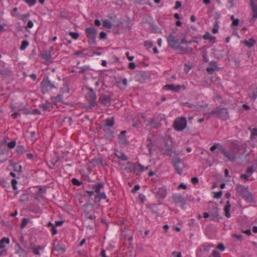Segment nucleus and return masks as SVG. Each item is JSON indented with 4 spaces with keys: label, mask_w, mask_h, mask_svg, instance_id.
<instances>
[{
    "label": "nucleus",
    "mask_w": 257,
    "mask_h": 257,
    "mask_svg": "<svg viewBox=\"0 0 257 257\" xmlns=\"http://www.w3.org/2000/svg\"><path fill=\"white\" fill-rule=\"evenodd\" d=\"M209 257H221V255L218 251L213 250Z\"/></svg>",
    "instance_id": "obj_58"
},
{
    "label": "nucleus",
    "mask_w": 257,
    "mask_h": 257,
    "mask_svg": "<svg viewBox=\"0 0 257 257\" xmlns=\"http://www.w3.org/2000/svg\"><path fill=\"white\" fill-rule=\"evenodd\" d=\"M217 148H218L220 150V152H221V148H223L222 145L220 144H215L210 147V150L211 152H213L215 151V150Z\"/></svg>",
    "instance_id": "obj_45"
},
{
    "label": "nucleus",
    "mask_w": 257,
    "mask_h": 257,
    "mask_svg": "<svg viewBox=\"0 0 257 257\" xmlns=\"http://www.w3.org/2000/svg\"><path fill=\"white\" fill-rule=\"evenodd\" d=\"M232 237L235 238L237 240L241 241L243 240V235L241 234H233Z\"/></svg>",
    "instance_id": "obj_55"
},
{
    "label": "nucleus",
    "mask_w": 257,
    "mask_h": 257,
    "mask_svg": "<svg viewBox=\"0 0 257 257\" xmlns=\"http://www.w3.org/2000/svg\"><path fill=\"white\" fill-rule=\"evenodd\" d=\"M135 4L138 5H148L150 7H152V4L150 0H135Z\"/></svg>",
    "instance_id": "obj_34"
},
{
    "label": "nucleus",
    "mask_w": 257,
    "mask_h": 257,
    "mask_svg": "<svg viewBox=\"0 0 257 257\" xmlns=\"http://www.w3.org/2000/svg\"><path fill=\"white\" fill-rule=\"evenodd\" d=\"M221 153L225 156L227 159H224V161L235 162L236 157L233 153H231L229 151L227 150L225 148H221Z\"/></svg>",
    "instance_id": "obj_9"
},
{
    "label": "nucleus",
    "mask_w": 257,
    "mask_h": 257,
    "mask_svg": "<svg viewBox=\"0 0 257 257\" xmlns=\"http://www.w3.org/2000/svg\"><path fill=\"white\" fill-rule=\"evenodd\" d=\"M187 121L185 117L177 118L174 121L173 127L177 131H183L187 126Z\"/></svg>",
    "instance_id": "obj_7"
},
{
    "label": "nucleus",
    "mask_w": 257,
    "mask_h": 257,
    "mask_svg": "<svg viewBox=\"0 0 257 257\" xmlns=\"http://www.w3.org/2000/svg\"><path fill=\"white\" fill-rule=\"evenodd\" d=\"M248 130L250 132V139L251 140H254L255 137H257V128H251L249 127Z\"/></svg>",
    "instance_id": "obj_37"
},
{
    "label": "nucleus",
    "mask_w": 257,
    "mask_h": 257,
    "mask_svg": "<svg viewBox=\"0 0 257 257\" xmlns=\"http://www.w3.org/2000/svg\"><path fill=\"white\" fill-rule=\"evenodd\" d=\"M255 0H250V6L252 12H257V4L254 2Z\"/></svg>",
    "instance_id": "obj_46"
},
{
    "label": "nucleus",
    "mask_w": 257,
    "mask_h": 257,
    "mask_svg": "<svg viewBox=\"0 0 257 257\" xmlns=\"http://www.w3.org/2000/svg\"><path fill=\"white\" fill-rule=\"evenodd\" d=\"M136 119L138 120V123L143 125L146 121V119L143 113H139L136 117Z\"/></svg>",
    "instance_id": "obj_32"
},
{
    "label": "nucleus",
    "mask_w": 257,
    "mask_h": 257,
    "mask_svg": "<svg viewBox=\"0 0 257 257\" xmlns=\"http://www.w3.org/2000/svg\"><path fill=\"white\" fill-rule=\"evenodd\" d=\"M138 167H137V172L139 173H141L144 171V166L141 165V164H139L138 165Z\"/></svg>",
    "instance_id": "obj_64"
},
{
    "label": "nucleus",
    "mask_w": 257,
    "mask_h": 257,
    "mask_svg": "<svg viewBox=\"0 0 257 257\" xmlns=\"http://www.w3.org/2000/svg\"><path fill=\"white\" fill-rule=\"evenodd\" d=\"M173 202L176 204L182 203V208L186 204V199L181 194H174L172 196Z\"/></svg>",
    "instance_id": "obj_14"
},
{
    "label": "nucleus",
    "mask_w": 257,
    "mask_h": 257,
    "mask_svg": "<svg viewBox=\"0 0 257 257\" xmlns=\"http://www.w3.org/2000/svg\"><path fill=\"white\" fill-rule=\"evenodd\" d=\"M93 207L89 201H87L82 206V209L84 212L88 215L90 211L92 210Z\"/></svg>",
    "instance_id": "obj_22"
},
{
    "label": "nucleus",
    "mask_w": 257,
    "mask_h": 257,
    "mask_svg": "<svg viewBox=\"0 0 257 257\" xmlns=\"http://www.w3.org/2000/svg\"><path fill=\"white\" fill-rule=\"evenodd\" d=\"M114 124L113 117L108 118L105 120V123L101 126V127L110 128Z\"/></svg>",
    "instance_id": "obj_26"
},
{
    "label": "nucleus",
    "mask_w": 257,
    "mask_h": 257,
    "mask_svg": "<svg viewBox=\"0 0 257 257\" xmlns=\"http://www.w3.org/2000/svg\"><path fill=\"white\" fill-rule=\"evenodd\" d=\"M16 145V141H12L8 144V147L10 149H13L15 147Z\"/></svg>",
    "instance_id": "obj_63"
},
{
    "label": "nucleus",
    "mask_w": 257,
    "mask_h": 257,
    "mask_svg": "<svg viewBox=\"0 0 257 257\" xmlns=\"http://www.w3.org/2000/svg\"><path fill=\"white\" fill-rule=\"evenodd\" d=\"M207 209L210 213V220L219 222V219L222 218V217H219V209L217 204L213 202H209Z\"/></svg>",
    "instance_id": "obj_4"
},
{
    "label": "nucleus",
    "mask_w": 257,
    "mask_h": 257,
    "mask_svg": "<svg viewBox=\"0 0 257 257\" xmlns=\"http://www.w3.org/2000/svg\"><path fill=\"white\" fill-rule=\"evenodd\" d=\"M248 96L251 100L255 101L257 98V87L251 89L250 92L248 93Z\"/></svg>",
    "instance_id": "obj_28"
},
{
    "label": "nucleus",
    "mask_w": 257,
    "mask_h": 257,
    "mask_svg": "<svg viewBox=\"0 0 257 257\" xmlns=\"http://www.w3.org/2000/svg\"><path fill=\"white\" fill-rule=\"evenodd\" d=\"M113 24L108 20L105 19L103 21V27L107 29H111Z\"/></svg>",
    "instance_id": "obj_39"
},
{
    "label": "nucleus",
    "mask_w": 257,
    "mask_h": 257,
    "mask_svg": "<svg viewBox=\"0 0 257 257\" xmlns=\"http://www.w3.org/2000/svg\"><path fill=\"white\" fill-rule=\"evenodd\" d=\"M85 34L88 39V43L90 45H95L96 44V38L97 37V31L93 27H88L85 29Z\"/></svg>",
    "instance_id": "obj_5"
},
{
    "label": "nucleus",
    "mask_w": 257,
    "mask_h": 257,
    "mask_svg": "<svg viewBox=\"0 0 257 257\" xmlns=\"http://www.w3.org/2000/svg\"><path fill=\"white\" fill-rule=\"evenodd\" d=\"M182 88L185 89V86L184 85L167 84L163 87V89L165 90H170L175 92H178L180 91Z\"/></svg>",
    "instance_id": "obj_11"
},
{
    "label": "nucleus",
    "mask_w": 257,
    "mask_h": 257,
    "mask_svg": "<svg viewBox=\"0 0 257 257\" xmlns=\"http://www.w3.org/2000/svg\"><path fill=\"white\" fill-rule=\"evenodd\" d=\"M10 239L8 237H3L0 240V249H4L6 247V244L10 243Z\"/></svg>",
    "instance_id": "obj_31"
},
{
    "label": "nucleus",
    "mask_w": 257,
    "mask_h": 257,
    "mask_svg": "<svg viewBox=\"0 0 257 257\" xmlns=\"http://www.w3.org/2000/svg\"><path fill=\"white\" fill-rule=\"evenodd\" d=\"M11 15L14 17H18L19 16V13L18 12V8H14L11 12Z\"/></svg>",
    "instance_id": "obj_50"
},
{
    "label": "nucleus",
    "mask_w": 257,
    "mask_h": 257,
    "mask_svg": "<svg viewBox=\"0 0 257 257\" xmlns=\"http://www.w3.org/2000/svg\"><path fill=\"white\" fill-rule=\"evenodd\" d=\"M12 73L13 71L10 68H4L0 69V75L2 76H10Z\"/></svg>",
    "instance_id": "obj_29"
},
{
    "label": "nucleus",
    "mask_w": 257,
    "mask_h": 257,
    "mask_svg": "<svg viewBox=\"0 0 257 257\" xmlns=\"http://www.w3.org/2000/svg\"><path fill=\"white\" fill-rule=\"evenodd\" d=\"M230 207H231V205L230 204V202L229 200H227L226 201V204L224 207V211L225 212H229Z\"/></svg>",
    "instance_id": "obj_62"
},
{
    "label": "nucleus",
    "mask_w": 257,
    "mask_h": 257,
    "mask_svg": "<svg viewBox=\"0 0 257 257\" xmlns=\"http://www.w3.org/2000/svg\"><path fill=\"white\" fill-rule=\"evenodd\" d=\"M192 41H187L185 37H184L182 39H181L180 43L183 44H191L192 43Z\"/></svg>",
    "instance_id": "obj_57"
},
{
    "label": "nucleus",
    "mask_w": 257,
    "mask_h": 257,
    "mask_svg": "<svg viewBox=\"0 0 257 257\" xmlns=\"http://www.w3.org/2000/svg\"><path fill=\"white\" fill-rule=\"evenodd\" d=\"M0 184L4 187H9V183L4 179H0Z\"/></svg>",
    "instance_id": "obj_52"
},
{
    "label": "nucleus",
    "mask_w": 257,
    "mask_h": 257,
    "mask_svg": "<svg viewBox=\"0 0 257 257\" xmlns=\"http://www.w3.org/2000/svg\"><path fill=\"white\" fill-rule=\"evenodd\" d=\"M10 165L14 167V171L17 172H21L22 171V167L21 165H19L18 167V163L12 162Z\"/></svg>",
    "instance_id": "obj_36"
},
{
    "label": "nucleus",
    "mask_w": 257,
    "mask_h": 257,
    "mask_svg": "<svg viewBox=\"0 0 257 257\" xmlns=\"http://www.w3.org/2000/svg\"><path fill=\"white\" fill-rule=\"evenodd\" d=\"M42 58L46 60H49L51 58V55L50 53L46 52L41 55Z\"/></svg>",
    "instance_id": "obj_49"
},
{
    "label": "nucleus",
    "mask_w": 257,
    "mask_h": 257,
    "mask_svg": "<svg viewBox=\"0 0 257 257\" xmlns=\"http://www.w3.org/2000/svg\"><path fill=\"white\" fill-rule=\"evenodd\" d=\"M104 134L102 138L107 140L108 141H111L113 138L114 131L110 128L101 127Z\"/></svg>",
    "instance_id": "obj_13"
},
{
    "label": "nucleus",
    "mask_w": 257,
    "mask_h": 257,
    "mask_svg": "<svg viewBox=\"0 0 257 257\" xmlns=\"http://www.w3.org/2000/svg\"><path fill=\"white\" fill-rule=\"evenodd\" d=\"M167 195V191L165 187H160L156 191V196L159 199L158 202L160 204L162 203V200L166 197Z\"/></svg>",
    "instance_id": "obj_8"
},
{
    "label": "nucleus",
    "mask_w": 257,
    "mask_h": 257,
    "mask_svg": "<svg viewBox=\"0 0 257 257\" xmlns=\"http://www.w3.org/2000/svg\"><path fill=\"white\" fill-rule=\"evenodd\" d=\"M104 186V183L103 182H99L95 184L91 185V188L94 191V192H96L97 194L100 192V190L103 188Z\"/></svg>",
    "instance_id": "obj_20"
},
{
    "label": "nucleus",
    "mask_w": 257,
    "mask_h": 257,
    "mask_svg": "<svg viewBox=\"0 0 257 257\" xmlns=\"http://www.w3.org/2000/svg\"><path fill=\"white\" fill-rule=\"evenodd\" d=\"M115 156L117 159L122 160V161H127L128 160L127 157L125 155V154L123 152H121L119 155L115 154Z\"/></svg>",
    "instance_id": "obj_40"
},
{
    "label": "nucleus",
    "mask_w": 257,
    "mask_h": 257,
    "mask_svg": "<svg viewBox=\"0 0 257 257\" xmlns=\"http://www.w3.org/2000/svg\"><path fill=\"white\" fill-rule=\"evenodd\" d=\"M235 190L239 195H242L246 191L248 190V188L245 187L242 185L238 184L235 186Z\"/></svg>",
    "instance_id": "obj_24"
},
{
    "label": "nucleus",
    "mask_w": 257,
    "mask_h": 257,
    "mask_svg": "<svg viewBox=\"0 0 257 257\" xmlns=\"http://www.w3.org/2000/svg\"><path fill=\"white\" fill-rule=\"evenodd\" d=\"M117 83L119 84L120 89H124L127 86V81L126 78H123L122 80V85L119 82H117Z\"/></svg>",
    "instance_id": "obj_44"
},
{
    "label": "nucleus",
    "mask_w": 257,
    "mask_h": 257,
    "mask_svg": "<svg viewBox=\"0 0 257 257\" xmlns=\"http://www.w3.org/2000/svg\"><path fill=\"white\" fill-rule=\"evenodd\" d=\"M55 251H56L57 252L56 255H58L59 254H63L66 251V248L63 247H62L61 245L59 243H58L56 245H54V247H53V248L52 249V252L53 253H55Z\"/></svg>",
    "instance_id": "obj_18"
},
{
    "label": "nucleus",
    "mask_w": 257,
    "mask_h": 257,
    "mask_svg": "<svg viewBox=\"0 0 257 257\" xmlns=\"http://www.w3.org/2000/svg\"><path fill=\"white\" fill-rule=\"evenodd\" d=\"M29 42L27 40H24L22 42L21 46H20V50L21 51H24L26 49V48L29 46Z\"/></svg>",
    "instance_id": "obj_43"
},
{
    "label": "nucleus",
    "mask_w": 257,
    "mask_h": 257,
    "mask_svg": "<svg viewBox=\"0 0 257 257\" xmlns=\"http://www.w3.org/2000/svg\"><path fill=\"white\" fill-rule=\"evenodd\" d=\"M30 7L34 6L37 2V0H25L24 1Z\"/></svg>",
    "instance_id": "obj_60"
},
{
    "label": "nucleus",
    "mask_w": 257,
    "mask_h": 257,
    "mask_svg": "<svg viewBox=\"0 0 257 257\" xmlns=\"http://www.w3.org/2000/svg\"><path fill=\"white\" fill-rule=\"evenodd\" d=\"M98 101L103 105H109L111 97L106 94H101L99 97Z\"/></svg>",
    "instance_id": "obj_15"
},
{
    "label": "nucleus",
    "mask_w": 257,
    "mask_h": 257,
    "mask_svg": "<svg viewBox=\"0 0 257 257\" xmlns=\"http://www.w3.org/2000/svg\"><path fill=\"white\" fill-rule=\"evenodd\" d=\"M126 131L124 130L120 132V134L118 135V139L119 142L120 144L124 145L127 143V139L125 136Z\"/></svg>",
    "instance_id": "obj_21"
},
{
    "label": "nucleus",
    "mask_w": 257,
    "mask_h": 257,
    "mask_svg": "<svg viewBox=\"0 0 257 257\" xmlns=\"http://www.w3.org/2000/svg\"><path fill=\"white\" fill-rule=\"evenodd\" d=\"M18 183V181L16 179H13L11 181V184L12 187L14 190H16L18 189V187L17 186V184Z\"/></svg>",
    "instance_id": "obj_56"
},
{
    "label": "nucleus",
    "mask_w": 257,
    "mask_h": 257,
    "mask_svg": "<svg viewBox=\"0 0 257 257\" xmlns=\"http://www.w3.org/2000/svg\"><path fill=\"white\" fill-rule=\"evenodd\" d=\"M43 249L44 248L42 246H41V245H38L37 246V247L34 248L32 251L35 254L40 255V252L39 251V250H43Z\"/></svg>",
    "instance_id": "obj_48"
},
{
    "label": "nucleus",
    "mask_w": 257,
    "mask_h": 257,
    "mask_svg": "<svg viewBox=\"0 0 257 257\" xmlns=\"http://www.w3.org/2000/svg\"><path fill=\"white\" fill-rule=\"evenodd\" d=\"M256 41L252 38L249 39L248 40H245L244 41V45L249 48H251L252 47H253Z\"/></svg>",
    "instance_id": "obj_33"
},
{
    "label": "nucleus",
    "mask_w": 257,
    "mask_h": 257,
    "mask_svg": "<svg viewBox=\"0 0 257 257\" xmlns=\"http://www.w3.org/2000/svg\"><path fill=\"white\" fill-rule=\"evenodd\" d=\"M172 162L176 173L179 175H182L183 168L180 166V165L181 163V159L180 158L177 157L173 158L172 159Z\"/></svg>",
    "instance_id": "obj_10"
},
{
    "label": "nucleus",
    "mask_w": 257,
    "mask_h": 257,
    "mask_svg": "<svg viewBox=\"0 0 257 257\" xmlns=\"http://www.w3.org/2000/svg\"><path fill=\"white\" fill-rule=\"evenodd\" d=\"M215 115L221 120L225 121L229 119L228 109L225 107H217L214 110L209 112L210 117Z\"/></svg>",
    "instance_id": "obj_3"
},
{
    "label": "nucleus",
    "mask_w": 257,
    "mask_h": 257,
    "mask_svg": "<svg viewBox=\"0 0 257 257\" xmlns=\"http://www.w3.org/2000/svg\"><path fill=\"white\" fill-rule=\"evenodd\" d=\"M15 253L19 257H28L27 253L19 244H17L15 248Z\"/></svg>",
    "instance_id": "obj_19"
},
{
    "label": "nucleus",
    "mask_w": 257,
    "mask_h": 257,
    "mask_svg": "<svg viewBox=\"0 0 257 257\" xmlns=\"http://www.w3.org/2000/svg\"><path fill=\"white\" fill-rule=\"evenodd\" d=\"M242 198L246 202L249 203L254 202L253 195L248 190L246 191L242 195Z\"/></svg>",
    "instance_id": "obj_17"
},
{
    "label": "nucleus",
    "mask_w": 257,
    "mask_h": 257,
    "mask_svg": "<svg viewBox=\"0 0 257 257\" xmlns=\"http://www.w3.org/2000/svg\"><path fill=\"white\" fill-rule=\"evenodd\" d=\"M240 150V147L238 145L232 143L230 144L229 151L231 153H233V155L236 156V154Z\"/></svg>",
    "instance_id": "obj_23"
},
{
    "label": "nucleus",
    "mask_w": 257,
    "mask_h": 257,
    "mask_svg": "<svg viewBox=\"0 0 257 257\" xmlns=\"http://www.w3.org/2000/svg\"><path fill=\"white\" fill-rule=\"evenodd\" d=\"M25 150V148L23 146L20 145L17 146L16 148V152L19 154H22Z\"/></svg>",
    "instance_id": "obj_53"
},
{
    "label": "nucleus",
    "mask_w": 257,
    "mask_h": 257,
    "mask_svg": "<svg viewBox=\"0 0 257 257\" xmlns=\"http://www.w3.org/2000/svg\"><path fill=\"white\" fill-rule=\"evenodd\" d=\"M88 90L89 91L85 95V98L89 103L86 107L87 109H91L94 106H98L97 104L95 102L96 99L95 92L92 88H88Z\"/></svg>",
    "instance_id": "obj_6"
},
{
    "label": "nucleus",
    "mask_w": 257,
    "mask_h": 257,
    "mask_svg": "<svg viewBox=\"0 0 257 257\" xmlns=\"http://www.w3.org/2000/svg\"><path fill=\"white\" fill-rule=\"evenodd\" d=\"M148 78V76L147 72L145 71L138 72L135 77V80L140 83H144Z\"/></svg>",
    "instance_id": "obj_12"
},
{
    "label": "nucleus",
    "mask_w": 257,
    "mask_h": 257,
    "mask_svg": "<svg viewBox=\"0 0 257 257\" xmlns=\"http://www.w3.org/2000/svg\"><path fill=\"white\" fill-rule=\"evenodd\" d=\"M10 107L12 108V111H22L23 109H24V106L21 105L19 106H15L14 105L11 104Z\"/></svg>",
    "instance_id": "obj_47"
},
{
    "label": "nucleus",
    "mask_w": 257,
    "mask_h": 257,
    "mask_svg": "<svg viewBox=\"0 0 257 257\" xmlns=\"http://www.w3.org/2000/svg\"><path fill=\"white\" fill-rule=\"evenodd\" d=\"M60 16L61 17L66 19H69V18L70 17L69 13L67 11H65V10H61L60 11Z\"/></svg>",
    "instance_id": "obj_42"
},
{
    "label": "nucleus",
    "mask_w": 257,
    "mask_h": 257,
    "mask_svg": "<svg viewBox=\"0 0 257 257\" xmlns=\"http://www.w3.org/2000/svg\"><path fill=\"white\" fill-rule=\"evenodd\" d=\"M28 223V219L27 218H23L21 223V228L22 229L25 228Z\"/></svg>",
    "instance_id": "obj_51"
},
{
    "label": "nucleus",
    "mask_w": 257,
    "mask_h": 257,
    "mask_svg": "<svg viewBox=\"0 0 257 257\" xmlns=\"http://www.w3.org/2000/svg\"><path fill=\"white\" fill-rule=\"evenodd\" d=\"M166 39L169 48L175 50H179L183 54H188L193 51L192 48L190 47H184L179 45V39L171 33L166 37Z\"/></svg>",
    "instance_id": "obj_1"
},
{
    "label": "nucleus",
    "mask_w": 257,
    "mask_h": 257,
    "mask_svg": "<svg viewBox=\"0 0 257 257\" xmlns=\"http://www.w3.org/2000/svg\"><path fill=\"white\" fill-rule=\"evenodd\" d=\"M128 166L125 167L124 170L128 172H132L134 174L137 173V167L135 164L131 162L127 163Z\"/></svg>",
    "instance_id": "obj_25"
},
{
    "label": "nucleus",
    "mask_w": 257,
    "mask_h": 257,
    "mask_svg": "<svg viewBox=\"0 0 257 257\" xmlns=\"http://www.w3.org/2000/svg\"><path fill=\"white\" fill-rule=\"evenodd\" d=\"M58 88V84H55V82H52L48 76L45 75L40 84V88L41 92L44 94L48 92L49 90Z\"/></svg>",
    "instance_id": "obj_2"
},
{
    "label": "nucleus",
    "mask_w": 257,
    "mask_h": 257,
    "mask_svg": "<svg viewBox=\"0 0 257 257\" xmlns=\"http://www.w3.org/2000/svg\"><path fill=\"white\" fill-rule=\"evenodd\" d=\"M51 100L56 104V102L59 101L63 102V95L62 94H58L56 97H52Z\"/></svg>",
    "instance_id": "obj_38"
},
{
    "label": "nucleus",
    "mask_w": 257,
    "mask_h": 257,
    "mask_svg": "<svg viewBox=\"0 0 257 257\" xmlns=\"http://www.w3.org/2000/svg\"><path fill=\"white\" fill-rule=\"evenodd\" d=\"M71 182L73 185L77 186H80L82 184V182L79 181L77 179L75 178L72 179Z\"/></svg>",
    "instance_id": "obj_54"
},
{
    "label": "nucleus",
    "mask_w": 257,
    "mask_h": 257,
    "mask_svg": "<svg viewBox=\"0 0 257 257\" xmlns=\"http://www.w3.org/2000/svg\"><path fill=\"white\" fill-rule=\"evenodd\" d=\"M149 123L150 125H153L154 127L158 128L159 125V119L158 117L154 116L151 118L149 121Z\"/></svg>",
    "instance_id": "obj_30"
},
{
    "label": "nucleus",
    "mask_w": 257,
    "mask_h": 257,
    "mask_svg": "<svg viewBox=\"0 0 257 257\" xmlns=\"http://www.w3.org/2000/svg\"><path fill=\"white\" fill-rule=\"evenodd\" d=\"M69 34L75 40H77L79 36V33L77 32H69Z\"/></svg>",
    "instance_id": "obj_61"
},
{
    "label": "nucleus",
    "mask_w": 257,
    "mask_h": 257,
    "mask_svg": "<svg viewBox=\"0 0 257 257\" xmlns=\"http://www.w3.org/2000/svg\"><path fill=\"white\" fill-rule=\"evenodd\" d=\"M29 199V198L28 194L23 193L21 195L19 201L21 202H25L28 201Z\"/></svg>",
    "instance_id": "obj_41"
},
{
    "label": "nucleus",
    "mask_w": 257,
    "mask_h": 257,
    "mask_svg": "<svg viewBox=\"0 0 257 257\" xmlns=\"http://www.w3.org/2000/svg\"><path fill=\"white\" fill-rule=\"evenodd\" d=\"M50 105H51L50 103L46 102L44 104H39V106L40 108H42L44 111H50Z\"/></svg>",
    "instance_id": "obj_35"
},
{
    "label": "nucleus",
    "mask_w": 257,
    "mask_h": 257,
    "mask_svg": "<svg viewBox=\"0 0 257 257\" xmlns=\"http://www.w3.org/2000/svg\"><path fill=\"white\" fill-rule=\"evenodd\" d=\"M107 17L112 21V24L116 26H119L122 24V22L118 19L116 16L112 13L108 14Z\"/></svg>",
    "instance_id": "obj_16"
},
{
    "label": "nucleus",
    "mask_w": 257,
    "mask_h": 257,
    "mask_svg": "<svg viewBox=\"0 0 257 257\" xmlns=\"http://www.w3.org/2000/svg\"><path fill=\"white\" fill-rule=\"evenodd\" d=\"M107 198L105 192H100L94 196V202L98 203L100 202L101 199H105Z\"/></svg>",
    "instance_id": "obj_27"
},
{
    "label": "nucleus",
    "mask_w": 257,
    "mask_h": 257,
    "mask_svg": "<svg viewBox=\"0 0 257 257\" xmlns=\"http://www.w3.org/2000/svg\"><path fill=\"white\" fill-rule=\"evenodd\" d=\"M254 172V170L253 169L252 167H248L247 168L246 173L248 176L251 175Z\"/></svg>",
    "instance_id": "obj_59"
}]
</instances>
